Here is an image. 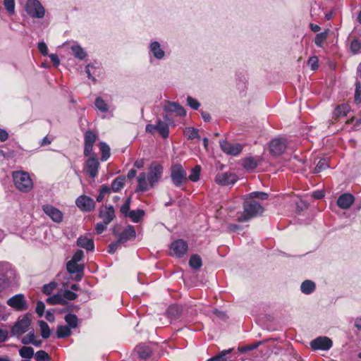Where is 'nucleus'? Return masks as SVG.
Masks as SVG:
<instances>
[{"label":"nucleus","instance_id":"obj_40","mask_svg":"<svg viewBox=\"0 0 361 361\" xmlns=\"http://www.w3.org/2000/svg\"><path fill=\"white\" fill-rule=\"evenodd\" d=\"M189 264L194 269H199L202 266V259L197 255H192L189 260Z\"/></svg>","mask_w":361,"mask_h":361},{"label":"nucleus","instance_id":"obj_19","mask_svg":"<svg viewBox=\"0 0 361 361\" xmlns=\"http://www.w3.org/2000/svg\"><path fill=\"white\" fill-rule=\"evenodd\" d=\"M133 354L138 358L145 360L151 355L152 350L148 345L140 344L135 348Z\"/></svg>","mask_w":361,"mask_h":361},{"label":"nucleus","instance_id":"obj_43","mask_svg":"<svg viewBox=\"0 0 361 361\" xmlns=\"http://www.w3.org/2000/svg\"><path fill=\"white\" fill-rule=\"evenodd\" d=\"M329 167L328 161L326 159H322L319 161L317 166L314 168V173H319L322 171Z\"/></svg>","mask_w":361,"mask_h":361},{"label":"nucleus","instance_id":"obj_47","mask_svg":"<svg viewBox=\"0 0 361 361\" xmlns=\"http://www.w3.org/2000/svg\"><path fill=\"white\" fill-rule=\"evenodd\" d=\"M307 65L312 71H315L319 67V60L316 56H311L307 61Z\"/></svg>","mask_w":361,"mask_h":361},{"label":"nucleus","instance_id":"obj_49","mask_svg":"<svg viewBox=\"0 0 361 361\" xmlns=\"http://www.w3.org/2000/svg\"><path fill=\"white\" fill-rule=\"evenodd\" d=\"M130 197H128L123 204L121 207L120 211L123 215L127 216L130 212Z\"/></svg>","mask_w":361,"mask_h":361},{"label":"nucleus","instance_id":"obj_1","mask_svg":"<svg viewBox=\"0 0 361 361\" xmlns=\"http://www.w3.org/2000/svg\"><path fill=\"white\" fill-rule=\"evenodd\" d=\"M148 170L147 176L144 172L140 173L137 176V190L139 191L144 192L149 190L161 179L163 173V166L161 164L153 162L150 164Z\"/></svg>","mask_w":361,"mask_h":361},{"label":"nucleus","instance_id":"obj_24","mask_svg":"<svg viewBox=\"0 0 361 361\" xmlns=\"http://www.w3.org/2000/svg\"><path fill=\"white\" fill-rule=\"evenodd\" d=\"M149 51L157 59H162L164 57V51L161 49L158 42H153L150 44Z\"/></svg>","mask_w":361,"mask_h":361},{"label":"nucleus","instance_id":"obj_14","mask_svg":"<svg viewBox=\"0 0 361 361\" xmlns=\"http://www.w3.org/2000/svg\"><path fill=\"white\" fill-rule=\"evenodd\" d=\"M77 207L82 211L89 212L92 210L95 207L93 199L86 195H81L75 200Z\"/></svg>","mask_w":361,"mask_h":361},{"label":"nucleus","instance_id":"obj_51","mask_svg":"<svg viewBox=\"0 0 361 361\" xmlns=\"http://www.w3.org/2000/svg\"><path fill=\"white\" fill-rule=\"evenodd\" d=\"M4 4L6 9L10 13H13L15 10V1L14 0H4Z\"/></svg>","mask_w":361,"mask_h":361},{"label":"nucleus","instance_id":"obj_2","mask_svg":"<svg viewBox=\"0 0 361 361\" xmlns=\"http://www.w3.org/2000/svg\"><path fill=\"white\" fill-rule=\"evenodd\" d=\"M264 208L262 206L255 200L245 201L243 204V212L238 218L240 222L247 221L250 219L262 214Z\"/></svg>","mask_w":361,"mask_h":361},{"label":"nucleus","instance_id":"obj_31","mask_svg":"<svg viewBox=\"0 0 361 361\" xmlns=\"http://www.w3.org/2000/svg\"><path fill=\"white\" fill-rule=\"evenodd\" d=\"M350 111V106L348 104H342L340 106H338L337 108L334 110V114L336 117L339 116H345Z\"/></svg>","mask_w":361,"mask_h":361},{"label":"nucleus","instance_id":"obj_9","mask_svg":"<svg viewBox=\"0 0 361 361\" xmlns=\"http://www.w3.org/2000/svg\"><path fill=\"white\" fill-rule=\"evenodd\" d=\"M287 147L286 140L284 138H275L269 143V151L275 155L279 156L283 154Z\"/></svg>","mask_w":361,"mask_h":361},{"label":"nucleus","instance_id":"obj_20","mask_svg":"<svg viewBox=\"0 0 361 361\" xmlns=\"http://www.w3.org/2000/svg\"><path fill=\"white\" fill-rule=\"evenodd\" d=\"M353 202L354 197L349 193H345L338 197L337 205L343 209H346L353 204Z\"/></svg>","mask_w":361,"mask_h":361},{"label":"nucleus","instance_id":"obj_55","mask_svg":"<svg viewBox=\"0 0 361 361\" xmlns=\"http://www.w3.org/2000/svg\"><path fill=\"white\" fill-rule=\"evenodd\" d=\"M187 102L188 106H190L192 109L195 110H197L200 106V102L197 99L191 97H188Z\"/></svg>","mask_w":361,"mask_h":361},{"label":"nucleus","instance_id":"obj_6","mask_svg":"<svg viewBox=\"0 0 361 361\" xmlns=\"http://www.w3.org/2000/svg\"><path fill=\"white\" fill-rule=\"evenodd\" d=\"M27 13L32 18H43L44 16V8L37 0H27L25 4Z\"/></svg>","mask_w":361,"mask_h":361},{"label":"nucleus","instance_id":"obj_42","mask_svg":"<svg viewBox=\"0 0 361 361\" xmlns=\"http://www.w3.org/2000/svg\"><path fill=\"white\" fill-rule=\"evenodd\" d=\"M37 361H50V357L44 350H39L35 354Z\"/></svg>","mask_w":361,"mask_h":361},{"label":"nucleus","instance_id":"obj_16","mask_svg":"<svg viewBox=\"0 0 361 361\" xmlns=\"http://www.w3.org/2000/svg\"><path fill=\"white\" fill-rule=\"evenodd\" d=\"M310 345L314 350H329L331 345V341L327 337H318L311 341Z\"/></svg>","mask_w":361,"mask_h":361},{"label":"nucleus","instance_id":"obj_44","mask_svg":"<svg viewBox=\"0 0 361 361\" xmlns=\"http://www.w3.org/2000/svg\"><path fill=\"white\" fill-rule=\"evenodd\" d=\"M126 178L123 176H120L114 180V192L119 190L125 184Z\"/></svg>","mask_w":361,"mask_h":361},{"label":"nucleus","instance_id":"obj_5","mask_svg":"<svg viewBox=\"0 0 361 361\" xmlns=\"http://www.w3.org/2000/svg\"><path fill=\"white\" fill-rule=\"evenodd\" d=\"M31 324V315L26 314L22 317H19L11 328V334L13 336H19L27 331Z\"/></svg>","mask_w":361,"mask_h":361},{"label":"nucleus","instance_id":"obj_17","mask_svg":"<svg viewBox=\"0 0 361 361\" xmlns=\"http://www.w3.org/2000/svg\"><path fill=\"white\" fill-rule=\"evenodd\" d=\"M42 209L54 221L59 223L62 221L63 214L57 208L50 204H46L42 207Z\"/></svg>","mask_w":361,"mask_h":361},{"label":"nucleus","instance_id":"obj_13","mask_svg":"<svg viewBox=\"0 0 361 361\" xmlns=\"http://www.w3.org/2000/svg\"><path fill=\"white\" fill-rule=\"evenodd\" d=\"M238 180L237 176L232 172L219 173L215 177V181L221 185H233Z\"/></svg>","mask_w":361,"mask_h":361},{"label":"nucleus","instance_id":"obj_36","mask_svg":"<svg viewBox=\"0 0 361 361\" xmlns=\"http://www.w3.org/2000/svg\"><path fill=\"white\" fill-rule=\"evenodd\" d=\"M71 50L74 56L79 59H83L86 56V53L85 52L83 49L78 44L73 45L71 47Z\"/></svg>","mask_w":361,"mask_h":361},{"label":"nucleus","instance_id":"obj_46","mask_svg":"<svg viewBox=\"0 0 361 361\" xmlns=\"http://www.w3.org/2000/svg\"><path fill=\"white\" fill-rule=\"evenodd\" d=\"M110 193H111L110 188L106 185H103L100 190V192H99L98 197H97V201L102 202L104 200L105 195H109Z\"/></svg>","mask_w":361,"mask_h":361},{"label":"nucleus","instance_id":"obj_10","mask_svg":"<svg viewBox=\"0 0 361 361\" xmlns=\"http://www.w3.org/2000/svg\"><path fill=\"white\" fill-rule=\"evenodd\" d=\"M136 237V232L133 226H126L121 233L118 234V240L114 243V247L117 244H123L128 240H134Z\"/></svg>","mask_w":361,"mask_h":361},{"label":"nucleus","instance_id":"obj_54","mask_svg":"<svg viewBox=\"0 0 361 361\" xmlns=\"http://www.w3.org/2000/svg\"><path fill=\"white\" fill-rule=\"evenodd\" d=\"M355 102L357 104L361 102V83L359 82H356Z\"/></svg>","mask_w":361,"mask_h":361},{"label":"nucleus","instance_id":"obj_8","mask_svg":"<svg viewBox=\"0 0 361 361\" xmlns=\"http://www.w3.org/2000/svg\"><path fill=\"white\" fill-rule=\"evenodd\" d=\"M87 157L89 158L85 162L84 171L88 174L90 177L94 178L98 173L99 162L97 155L94 153H92L91 155Z\"/></svg>","mask_w":361,"mask_h":361},{"label":"nucleus","instance_id":"obj_57","mask_svg":"<svg viewBox=\"0 0 361 361\" xmlns=\"http://www.w3.org/2000/svg\"><path fill=\"white\" fill-rule=\"evenodd\" d=\"M44 309H45V305H44V302L42 301H38L37 302L35 311H36L37 314L39 315V317H42V315L44 314Z\"/></svg>","mask_w":361,"mask_h":361},{"label":"nucleus","instance_id":"obj_27","mask_svg":"<svg viewBox=\"0 0 361 361\" xmlns=\"http://www.w3.org/2000/svg\"><path fill=\"white\" fill-rule=\"evenodd\" d=\"M157 131L164 137L166 138L169 136V130L168 125L159 120L157 123Z\"/></svg>","mask_w":361,"mask_h":361},{"label":"nucleus","instance_id":"obj_63","mask_svg":"<svg viewBox=\"0 0 361 361\" xmlns=\"http://www.w3.org/2000/svg\"><path fill=\"white\" fill-rule=\"evenodd\" d=\"M8 138V133L4 129L0 128V141L5 142Z\"/></svg>","mask_w":361,"mask_h":361},{"label":"nucleus","instance_id":"obj_34","mask_svg":"<svg viewBox=\"0 0 361 361\" xmlns=\"http://www.w3.org/2000/svg\"><path fill=\"white\" fill-rule=\"evenodd\" d=\"M71 334V328L68 326H59L57 328L56 335L59 338L68 337Z\"/></svg>","mask_w":361,"mask_h":361},{"label":"nucleus","instance_id":"obj_59","mask_svg":"<svg viewBox=\"0 0 361 361\" xmlns=\"http://www.w3.org/2000/svg\"><path fill=\"white\" fill-rule=\"evenodd\" d=\"M9 264L6 262H0V276H4L6 271L9 269Z\"/></svg>","mask_w":361,"mask_h":361},{"label":"nucleus","instance_id":"obj_25","mask_svg":"<svg viewBox=\"0 0 361 361\" xmlns=\"http://www.w3.org/2000/svg\"><path fill=\"white\" fill-rule=\"evenodd\" d=\"M22 343L24 345L32 344L36 347H39L42 345V341L37 340L34 332H30L28 334L25 336L22 340Z\"/></svg>","mask_w":361,"mask_h":361},{"label":"nucleus","instance_id":"obj_35","mask_svg":"<svg viewBox=\"0 0 361 361\" xmlns=\"http://www.w3.org/2000/svg\"><path fill=\"white\" fill-rule=\"evenodd\" d=\"M329 34V30L324 32L318 33L314 38V43L317 46L322 47L323 43L326 41Z\"/></svg>","mask_w":361,"mask_h":361},{"label":"nucleus","instance_id":"obj_64","mask_svg":"<svg viewBox=\"0 0 361 361\" xmlns=\"http://www.w3.org/2000/svg\"><path fill=\"white\" fill-rule=\"evenodd\" d=\"M49 58L55 66H58L59 65L60 61L56 54H52L49 56Z\"/></svg>","mask_w":361,"mask_h":361},{"label":"nucleus","instance_id":"obj_33","mask_svg":"<svg viewBox=\"0 0 361 361\" xmlns=\"http://www.w3.org/2000/svg\"><path fill=\"white\" fill-rule=\"evenodd\" d=\"M39 326L42 337L45 339L48 338L51 335V331L49 325L44 321H39Z\"/></svg>","mask_w":361,"mask_h":361},{"label":"nucleus","instance_id":"obj_18","mask_svg":"<svg viewBox=\"0 0 361 361\" xmlns=\"http://www.w3.org/2000/svg\"><path fill=\"white\" fill-rule=\"evenodd\" d=\"M67 271L71 274H76L75 279L80 281L82 276L83 267L78 262L71 259L66 264Z\"/></svg>","mask_w":361,"mask_h":361},{"label":"nucleus","instance_id":"obj_61","mask_svg":"<svg viewBox=\"0 0 361 361\" xmlns=\"http://www.w3.org/2000/svg\"><path fill=\"white\" fill-rule=\"evenodd\" d=\"M39 51L43 54L47 55L48 52V48L44 42H40L38 44Z\"/></svg>","mask_w":361,"mask_h":361},{"label":"nucleus","instance_id":"obj_60","mask_svg":"<svg viewBox=\"0 0 361 361\" xmlns=\"http://www.w3.org/2000/svg\"><path fill=\"white\" fill-rule=\"evenodd\" d=\"M83 257V252L82 250H78L72 257V260L79 262Z\"/></svg>","mask_w":361,"mask_h":361},{"label":"nucleus","instance_id":"obj_22","mask_svg":"<svg viewBox=\"0 0 361 361\" xmlns=\"http://www.w3.org/2000/svg\"><path fill=\"white\" fill-rule=\"evenodd\" d=\"M99 217L105 224H109L113 219V207L111 206L102 207L99 212Z\"/></svg>","mask_w":361,"mask_h":361},{"label":"nucleus","instance_id":"obj_52","mask_svg":"<svg viewBox=\"0 0 361 361\" xmlns=\"http://www.w3.org/2000/svg\"><path fill=\"white\" fill-rule=\"evenodd\" d=\"M250 198H258L260 200H267L268 194L264 192H252L249 194Z\"/></svg>","mask_w":361,"mask_h":361},{"label":"nucleus","instance_id":"obj_62","mask_svg":"<svg viewBox=\"0 0 361 361\" xmlns=\"http://www.w3.org/2000/svg\"><path fill=\"white\" fill-rule=\"evenodd\" d=\"M106 225L107 224H105L104 222L103 223H98L96 225L97 233L98 234L102 233L106 229Z\"/></svg>","mask_w":361,"mask_h":361},{"label":"nucleus","instance_id":"obj_39","mask_svg":"<svg viewBox=\"0 0 361 361\" xmlns=\"http://www.w3.org/2000/svg\"><path fill=\"white\" fill-rule=\"evenodd\" d=\"M201 171V166L196 165L192 170L191 173L188 177V179L192 182H197L200 179V174Z\"/></svg>","mask_w":361,"mask_h":361},{"label":"nucleus","instance_id":"obj_15","mask_svg":"<svg viewBox=\"0 0 361 361\" xmlns=\"http://www.w3.org/2000/svg\"><path fill=\"white\" fill-rule=\"evenodd\" d=\"M84 140H85L84 155L85 157H87V156L91 155L92 153H93L92 149H93L94 144L97 140V135L91 130H87L85 133Z\"/></svg>","mask_w":361,"mask_h":361},{"label":"nucleus","instance_id":"obj_28","mask_svg":"<svg viewBox=\"0 0 361 361\" xmlns=\"http://www.w3.org/2000/svg\"><path fill=\"white\" fill-rule=\"evenodd\" d=\"M99 148L102 153L101 159L102 161H106L111 156L110 147L105 142H102L99 143Z\"/></svg>","mask_w":361,"mask_h":361},{"label":"nucleus","instance_id":"obj_53","mask_svg":"<svg viewBox=\"0 0 361 361\" xmlns=\"http://www.w3.org/2000/svg\"><path fill=\"white\" fill-rule=\"evenodd\" d=\"M231 351V349H229L228 350L222 351L219 355H218L212 358H210L209 360H208V361H226V360L225 358V355L226 354L229 353Z\"/></svg>","mask_w":361,"mask_h":361},{"label":"nucleus","instance_id":"obj_48","mask_svg":"<svg viewBox=\"0 0 361 361\" xmlns=\"http://www.w3.org/2000/svg\"><path fill=\"white\" fill-rule=\"evenodd\" d=\"M95 106L102 112H106L108 110L106 104L102 98H97L96 99Z\"/></svg>","mask_w":361,"mask_h":361},{"label":"nucleus","instance_id":"obj_41","mask_svg":"<svg viewBox=\"0 0 361 361\" xmlns=\"http://www.w3.org/2000/svg\"><path fill=\"white\" fill-rule=\"evenodd\" d=\"M350 51L353 54H356L361 51V43L357 39H353L350 45Z\"/></svg>","mask_w":361,"mask_h":361},{"label":"nucleus","instance_id":"obj_50","mask_svg":"<svg viewBox=\"0 0 361 361\" xmlns=\"http://www.w3.org/2000/svg\"><path fill=\"white\" fill-rule=\"evenodd\" d=\"M56 283L55 282H51L48 284H45L43 286L42 291L46 295H50L53 290L56 288Z\"/></svg>","mask_w":361,"mask_h":361},{"label":"nucleus","instance_id":"obj_32","mask_svg":"<svg viewBox=\"0 0 361 361\" xmlns=\"http://www.w3.org/2000/svg\"><path fill=\"white\" fill-rule=\"evenodd\" d=\"M19 354L23 358L30 359L34 355V350L32 347L23 346L19 350Z\"/></svg>","mask_w":361,"mask_h":361},{"label":"nucleus","instance_id":"obj_30","mask_svg":"<svg viewBox=\"0 0 361 361\" xmlns=\"http://www.w3.org/2000/svg\"><path fill=\"white\" fill-rule=\"evenodd\" d=\"M145 212L142 209L131 210L128 212V216L133 222H138L140 219L144 216Z\"/></svg>","mask_w":361,"mask_h":361},{"label":"nucleus","instance_id":"obj_7","mask_svg":"<svg viewBox=\"0 0 361 361\" xmlns=\"http://www.w3.org/2000/svg\"><path fill=\"white\" fill-rule=\"evenodd\" d=\"M188 243L182 240L178 239L170 245V255L178 258L183 257L188 252Z\"/></svg>","mask_w":361,"mask_h":361},{"label":"nucleus","instance_id":"obj_11","mask_svg":"<svg viewBox=\"0 0 361 361\" xmlns=\"http://www.w3.org/2000/svg\"><path fill=\"white\" fill-rule=\"evenodd\" d=\"M221 150L228 155L237 156L243 149L242 145L239 143H231L227 141L220 142Z\"/></svg>","mask_w":361,"mask_h":361},{"label":"nucleus","instance_id":"obj_37","mask_svg":"<svg viewBox=\"0 0 361 361\" xmlns=\"http://www.w3.org/2000/svg\"><path fill=\"white\" fill-rule=\"evenodd\" d=\"M65 321L68 324V327L71 329H75L78 326V317L76 315L73 314H68L65 317Z\"/></svg>","mask_w":361,"mask_h":361},{"label":"nucleus","instance_id":"obj_26","mask_svg":"<svg viewBox=\"0 0 361 361\" xmlns=\"http://www.w3.org/2000/svg\"><path fill=\"white\" fill-rule=\"evenodd\" d=\"M315 283L310 280H305L300 286L301 291L306 295L312 293L315 290Z\"/></svg>","mask_w":361,"mask_h":361},{"label":"nucleus","instance_id":"obj_58","mask_svg":"<svg viewBox=\"0 0 361 361\" xmlns=\"http://www.w3.org/2000/svg\"><path fill=\"white\" fill-rule=\"evenodd\" d=\"M77 294L71 291V290H66L64 291L63 294V297H64V300L66 301V300H75L76 298H77Z\"/></svg>","mask_w":361,"mask_h":361},{"label":"nucleus","instance_id":"obj_4","mask_svg":"<svg viewBox=\"0 0 361 361\" xmlns=\"http://www.w3.org/2000/svg\"><path fill=\"white\" fill-rule=\"evenodd\" d=\"M171 178L172 183L176 187H180L187 182V173L180 164H176L171 166Z\"/></svg>","mask_w":361,"mask_h":361},{"label":"nucleus","instance_id":"obj_21","mask_svg":"<svg viewBox=\"0 0 361 361\" xmlns=\"http://www.w3.org/2000/svg\"><path fill=\"white\" fill-rule=\"evenodd\" d=\"M164 110L167 112L176 113L179 116H184L186 114L185 109L176 102H168L164 106Z\"/></svg>","mask_w":361,"mask_h":361},{"label":"nucleus","instance_id":"obj_3","mask_svg":"<svg viewBox=\"0 0 361 361\" xmlns=\"http://www.w3.org/2000/svg\"><path fill=\"white\" fill-rule=\"evenodd\" d=\"M16 188L23 192H28L33 188V182L30 175L25 171H14L12 174Z\"/></svg>","mask_w":361,"mask_h":361},{"label":"nucleus","instance_id":"obj_23","mask_svg":"<svg viewBox=\"0 0 361 361\" xmlns=\"http://www.w3.org/2000/svg\"><path fill=\"white\" fill-rule=\"evenodd\" d=\"M77 244L79 247L89 251H92L94 248L93 239L87 236H80L77 240Z\"/></svg>","mask_w":361,"mask_h":361},{"label":"nucleus","instance_id":"obj_29","mask_svg":"<svg viewBox=\"0 0 361 361\" xmlns=\"http://www.w3.org/2000/svg\"><path fill=\"white\" fill-rule=\"evenodd\" d=\"M47 303L49 305L61 304L64 305L66 301L64 300L62 294H56L51 297H49L47 300Z\"/></svg>","mask_w":361,"mask_h":361},{"label":"nucleus","instance_id":"obj_45","mask_svg":"<svg viewBox=\"0 0 361 361\" xmlns=\"http://www.w3.org/2000/svg\"><path fill=\"white\" fill-rule=\"evenodd\" d=\"M185 135L189 138V139H195L196 137H199L198 130L193 128H187L185 130Z\"/></svg>","mask_w":361,"mask_h":361},{"label":"nucleus","instance_id":"obj_12","mask_svg":"<svg viewBox=\"0 0 361 361\" xmlns=\"http://www.w3.org/2000/svg\"><path fill=\"white\" fill-rule=\"evenodd\" d=\"M7 304L17 311L25 310L27 308L23 295L18 294L8 300Z\"/></svg>","mask_w":361,"mask_h":361},{"label":"nucleus","instance_id":"obj_56","mask_svg":"<svg viewBox=\"0 0 361 361\" xmlns=\"http://www.w3.org/2000/svg\"><path fill=\"white\" fill-rule=\"evenodd\" d=\"M180 310L176 306H171L167 310V314L169 317L171 318H175L176 315L179 314Z\"/></svg>","mask_w":361,"mask_h":361},{"label":"nucleus","instance_id":"obj_38","mask_svg":"<svg viewBox=\"0 0 361 361\" xmlns=\"http://www.w3.org/2000/svg\"><path fill=\"white\" fill-rule=\"evenodd\" d=\"M243 166L247 170H253L257 167V163L253 157H247L243 160Z\"/></svg>","mask_w":361,"mask_h":361}]
</instances>
